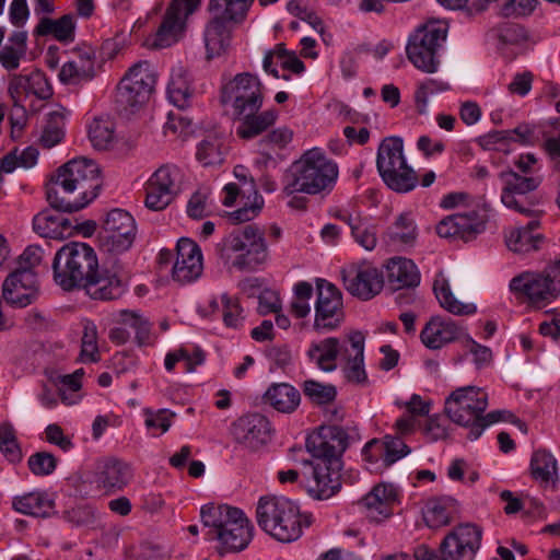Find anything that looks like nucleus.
<instances>
[{
  "instance_id": "21",
  "label": "nucleus",
  "mask_w": 560,
  "mask_h": 560,
  "mask_svg": "<svg viewBox=\"0 0 560 560\" xmlns=\"http://www.w3.org/2000/svg\"><path fill=\"white\" fill-rule=\"evenodd\" d=\"M486 221L476 211L455 213L443 219L436 225V233L445 238L470 241L485 230Z\"/></svg>"
},
{
  "instance_id": "11",
  "label": "nucleus",
  "mask_w": 560,
  "mask_h": 560,
  "mask_svg": "<svg viewBox=\"0 0 560 560\" xmlns=\"http://www.w3.org/2000/svg\"><path fill=\"white\" fill-rule=\"evenodd\" d=\"M155 83L156 74L149 61L142 60L135 63L117 85L115 96L117 106L125 112L140 108L149 101Z\"/></svg>"
},
{
  "instance_id": "38",
  "label": "nucleus",
  "mask_w": 560,
  "mask_h": 560,
  "mask_svg": "<svg viewBox=\"0 0 560 560\" xmlns=\"http://www.w3.org/2000/svg\"><path fill=\"white\" fill-rule=\"evenodd\" d=\"M539 225V221L534 220L524 228L511 230L505 236L508 248L516 254H526L536 250L541 236L539 234L533 235V231L538 229Z\"/></svg>"
},
{
  "instance_id": "3",
  "label": "nucleus",
  "mask_w": 560,
  "mask_h": 560,
  "mask_svg": "<svg viewBox=\"0 0 560 560\" xmlns=\"http://www.w3.org/2000/svg\"><path fill=\"white\" fill-rule=\"evenodd\" d=\"M338 174L337 163L322 149L313 148L291 164L284 175L282 191L287 196L330 191L337 182Z\"/></svg>"
},
{
  "instance_id": "59",
  "label": "nucleus",
  "mask_w": 560,
  "mask_h": 560,
  "mask_svg": "<svg viewBox=\"0 0 560 560\" xmlns=\"http://www.w3.org/2000/svg\"><path fill=\"white\" fill-rule=\"evenodd\" d=\"M27 464L34 475L46 476L55 470L57 460L55 456L48 452H37L28 458Z\"/></svg>"
},
{
  "instance_id": "6",
  "label": "nucleus",
  "mask_w": 560,
  "mask_h": 560,
  "mask_svg": "<svg viewBox=\"0 0 560 560\" xmlns=\"http://www.w3.org/2000/svg\"><path fill=\"white\" fill-rule=\"evenodd\" d=\"M215 253L224 265L241 271H254L269 257L265 234L255 224L224 236L215 245Z\"/></svg>"
},
{
  "instance_id": "31",
  "label": "nucleus",
  "mask_w": 560,
  "mask_h": 560,
  "mask_svg": "<svg viewBox=\"0 0 560 560\" xmlns=\"http://www.w3.org/2000/svg\"><path fill=\"white\" fill-rule=\"evenodd\" d=\"M183 3L173 1L167 8L164 19L149 45L153 48H165L178 40L183 31Z\"/></svg>"
},
{
  "instance_id": "62",
  "label": "nucleus",
  "mask_w": 560,
  "mask_h": 560,
  "mask_svg": "<svg viewBox=\"0 0 560 560\" xmlns=\"http://www.w3.org/2000/svg\"><path fill=\"white\" fill-rule=\"evenodd\" d=\"M498 38L503 44L517 45L527 39V34L523 26L505 23L498 28Z\"/></svg>"
},
{
  "instance_id": "54",
  "label": "nucleus",
  "mask_w": 560,
  "mask_h": 560,
  "mask_svg": "<svg viewBox=\"0 0 560 560\" xmlns=\"http://www.w3.org/2000/svg\"><path fill=\"white\" fill-rule=\"evenodd\" d=\"M303 392L313 402L323 405L332 401L336 398V387L329 384L308 380L303 384Z\"/></svg>"
},
{
  "instance_id": "56",
  "label": "nucleus",
  "mask_w": 560,
  "mask_h": 560,
  "mask_svg": "<svg viewBox=\"0 0 560 560\" xmlns=\"http://www.w3.org/2000/svg\"><path fill=\"white\" fill-rule=\"evenodd\" d=\"M380 452H384V463L389 466L407 455L410 450L400 438L387 435L384 442L380 444Z\"/></svg>"
},
{
  "instance_id": "1",
  "label": "nucleus",
  "mask_w": 560,
  "mask_h": 560,
  "mask_svg": "<svg viewBox=\"0 0 560 560\" xmlns=\"http://www.w3.org/2000/svg\"><path fill=\"white\" fill-rule=\"evenodd\" d=\"M349 444V435L338 425L322 427L308 436L306 448L313 459L305 462L303 472L307 493L317 500L334 497L341 488V455Z\"/></svg>"
},
{
  "instance_id": "19",
  "label": "nucleus",
  "mask_w": 560,
  "mask_h": 560,
  "mask_svg": "<svg viewBox=\"0 0 560 560\" xmlns=\"http://www.w3.org/2000/svg\"><path fill=\"white\" fill-rule=\"evenodd\" d=\"M231 434L236 443L249 450H257L270 440L271 427L265 416L249 413L233 422Z\"/></svg>"
},
{
  "instance_id": "22",
  "label": "nucleus",
  "mask_w": 560,
  "mask_h": 560,
  "mask_svg": "<svg viewBox=\"0 0 560 560\" xmlns=\"http://www.w3.org/2000/svg\"><path fill=\"white\" fill-rule=\"evenodd\" d=\"M93 300L110 301L120 298L124 284L117 270L97 267L80 287Z\"/></svg>"
},
{
  "instance_id": "58",
  "label": "nucleus",
  "mask_w": 560,
  "mask_h": 560,
  "mask_svg": "<svg viewBox=\"0 0 560 560\" xmlns=\"http://www.w3.org/2000/svg\"><path fill=\"white\" fill-rule=\"evenodd\" d=\"M389 237L394 242L410 244L416 238V226L413 221L407 214H400L389 232Z\"/></svg>"
},
{
  "instance_id": "55",
  "label": "nucleus",
  "mask_w": 560,
  "mask_h": 560,
  "mask_svg": "<svg viewBox=\"0 0 560 560\" xmlns=\"http://www.w3.org/2000/svg\"><path fill=\"white\" fill-rule=\"evenodd\" d=\"M177 195L166 191L163 188L152 185V183H145V206L153 211H162Z\"/></svg>"
},
{
  "instance_id": "63",
  "label": "nucleus",
  "mask_w": 560,
  "mask_h": 560,
  "mask_svg": "<svg viewBox=\"0 0 560 560\" xmlns=\"http://www.w3.org/2000/svg\"><path fill=\"white\" fill-rule=\"evenodd\" d=\"M537 4V0H508L501 8L505 18L529 15Z\"/></svg>"
},
{
  "instance_id": "52",
  "label": "nucleus",
  "mask_w": 560,
  "mask_h": 560,
  "mask_svg": "<svg viewBox=\"0 0 560 560\" xmlns=\"http://www.w3.org/2000/svg\"><path fill=\"white\" fill-rule=\"evenodd\" d=\"M80 359L82 362L93 363L98 362L101 359L97 345V329L91 320L84 322Z\"/></svg>"
},
{
  "instance_id": "37",
  "label": "nucleus",
  "mask_w": 560,
  "mask_h": 560,
  "mask_svg": "<svg viewBox=\"0 0 560 560\" xmlns=\"http://www.w3.org/2000/svg\"><path fill=\"white\" fill-rule=\"evenodd\" d=\"M530 475L542 487H555L559 476L556 458L547 451H536L530 459Z\"/></svg>"
},
{
  "instance_id": "57",
  "label": "nucleus",
  "mask_w": 560,
  "mask_h": 560,
  "mask_svg": "<svg viewBox=\"0 0 560 560\" xmlns=\"http://www.w3.org/2000/svg\"><path fill=\"white\" fill-rule=\"evenodd\" d=\"M448 89H450V86L447 83L440 82V81L432 80V79L421 82L415 93V100H416L418 112L420 114H423L425 112L429 95L438 93V92H443Z\"/></svg>"
},
{
  "instance_id": "42",
  "label": "nucleus",
  "mask_w": 560,
  "mask_h": 560,
  "mask_svg": "<svg viewBox=\"0 0 560 560\" xmlns=\"http://www.w3.org/2000/svg\"><path fill=\"white\" fill-rule=\"evenodd\" d=\"M254 0H211L209 10L213 18H219L223 23H241L245 20L247 11Z\"/></svg>"
},
{
  "instance_id": "14",
  "label": "nucleus",
  "mask_w": 560,
  "mask_h": 560,
  "mask_svg": "<svg viewBox=\"0 0 560 560\" xmlns=\"http://www.w3.org/2000/svg\"><path fill=\"white\" fill-rule=\"evenodd\" d=\"M261 83L249 72L238 73L222 88L221 102L231 104L234 115L258 113L262 105Z\"/></svg>"
},
{
  "instance_id": "23",
  "label": "nucleus",
  "mask_w": 560,
  "mask_h": 560,
  "mask_svg": "<svg viewBox=\"0 0 560 560\" xmlns=\"http://www.w3.org/2000/svg\"><path fill=\"white\" fill-rule=\"evenodd\" d=\"M510 289L516 294H522L527 300L539 306L557 298V290L550 287L541 273L525 272L511 280Z\"/></svg>"
},
{
  "instance_id": "51",
  "label": "nucleus",
  "mask_w": 560,
  "mask_h": 560,
  "mask_svg": "<svg viewBox=\"0 0 560 560\" xmlns=\"http://www.w3.org/2000/svg\"><path fill=\"white\" fill-rule=\"evenodd\" d=\"M65 114L62 110L49 113L47 124L40 137L43 147L49 149L58 144L63 138Z\"/></svg>"
},
{
  "instance_id": "16",
  "label": "nucleus",
  "mask_w": 560,
  "mask_h": 560,
  "mask_svg": "<svg viewBox=\"0 0 560 560\" xmlns=\"http://www.w3.org/2000/svg\"><path fill=\"white\" fill-rule=\"evenodd\" d=\"M317 300L313 329L319 334L337 329L345 319L341 292L325 279L316 280Z\"/></svg>"
},
{
  "instance_id": "13",
  "label": "nucleus",
  "mask_w": 560,
  "mask_h": 560,
  "mask_svg": "<svg viewBox=\"0 0 560 560\" xmlns=\"http://www.w3.org/2000/svg\"><path fill=\"white\" fill-rule=\"evenodd\" d=\"M499 178L502 183L501 201L505 207L528 217L539 214L534 210L539 201L530 194L540 186V176H525L509 168L502 171Z\"/></svg>"
},
{
  "instance_id": "28",
  "label": "nucleus",
  "mask_w": 560,
  "mask_h": 560,
  "mask_svg": "<svg viewBox=\"0 0 560 560\" xmlns=\"http://www.w3.org/2000/svg\"><path fill=\"white\" fill-rule=\"evenodd\" d=\"M234 175L238 179L237 185L248 188L247 201H244L240 209L229 215L232 223L240 224L253 220L260 213L264 207V198L257 191L254 179L245 174L242 166L235 167Z\"/></svg>"
},
{
  "instance_id": "32",
  "label": "nucleus",
  "mask_w": 560,
  "mask_h": 560,
  "mask_svg": "<svg viewBox=\"0 0 560 560\" xmlns=\"http://www.w3.org/2000/svg\"><path fill=\"white\" fill-rule=\"evenodd\" d=\"M397 498L396 489L392 485L375 486L361 501L369 512V517L381 522L393 513V504Z\"/></svg>"
},
{
  "instance_id": "34",
  "label": "nucleus",
  "mask_w": 560,
  "mask_h": 560,
  "mask_svg": "<svg viewBox=\"0 0 560 560\" xmlns=\"http://www.w3.org/2000/svg\"><path fill=\"white\" fill-rule=\"evenodd\" d=\"M33 228L43 237L61 240L69 235L71 224L61 213L46 209L34 217Z\"/></svg>"
},
{
  "instance_id": "18",
  "label": "nucleus",
  "mask_w": 560,
  "mask_h": 560,
  "mask_svg": "<svg viewBox=\"0 0 560 560\" xmlns=\"http://www.w3.org/2000/svg\"><path fill=\"white\" fill-rule=\"evenodd\" d=\"M39 293L35 272L13 270L3 281L2 298L15 307H26L37 300Z\"/></svg>"
},
{
  "instance_id": "60",
  "label": "nucleus",
  "mask_w": 560,
  "mask_h": 560,
  "mask_svg": "<svg viewBox=\"0 0 560 560\" xmlns=\"http://www.w3.org/2000/svg\"><path fill=\"white\" fill-rule=\"evenodd\" d=\"M120 320L122 324L136 329L137 339L140 343L148 341L150 332L149 323L140 314L133 311L124 310L120 312Z\"/></svg>"
},
{
  "instance_id": "4",
  "label": "nucleus",
  "mask_w": 560,
  "mask_h": 560,
  "mask_svg": "<svg viewBox=\"0 0 560 560\" xmlns=\"http://www.w3.org/2000/svg\"><path fill=\"white\" fill-rule=\"evenodd\" d=\"M487 407V393L479 387L466 386L455 389L446 398L444 411L454 423L469 428L468 439L474 441L487 427L501 419L499 410L485 415Z\"/></svg>"
},
{
  "instance_id": "17",
  "label": "nucleus",
  "mask_w": 560,
  "mask_h": 560,
  "mask_svg": "<svg viewBox=\"0 0 560 560\" xmlns=\"http://www.w3.org/2000/svg\"><path fill=\"white\" fill-rule=\"evenodd\" d=\"M341 276L345 289L362 301L373 299L384 287L383 273L371 264L351 265Z\"/></svg>"
},
{
  "instance_id": "26",
  "label": "nucleus",
  "mask_w": 560,
  "mask_h": 560,
  "mask_svg": "<svg viewBox=\"0 0 560 560\" xmlns=\"http://www.w3.org/2000/svg\"><path fill=\"white\" fill-rule=\"evenodd\" d=\"M96 56L92 48L78 50L72 59L62 65L59 79L66 84H81L96 75Z\"/></svg>"
},
{
  "instance_id": "49",
  "label": "nucleus",
  "mask_w": 560,
  "mask_h": 560,
  "mask_svg": "<svg viewBox=\"0 0 560 560\" xmlns=\"http://www.w3.org/2000/svg\"><path fill=\"white\" fill-rule=\"evenodd\" d=\"M0 452L12 464H18L22 460L23 454L16 432L10 422L0 424Z\"/></svg>"
},
{
  "instance_id": "20",
  "label": "nucleus",
  "mask_w": 560,
  "mask_h": 560,
  "mask_svg": "<svg viewBox=\"0 0 560 560\" xmlns=\"http://www.w3.org/2000/svg\"><path fill=\"white\" fill-rule=\"evenodd\" d=\"M203 270L201 249L196 242L183 237L177 242L176 258L172 269V277L179 283H189L197 280Z\"/></svg>"
},
{
  "instance_id": "5",
  "label": "nucleus",
  "mask_w": 560,
  "mask_h": 560,
  "mask_svg": "<svg viewBox=\"0 0 560 560\" xmlns=\"http://www.w3.org/2000/svg\"><path fill=\"white\" fill-rule=\"evenodd\" d=\"M201 520L209 527V535L219 544V552H240L253 538V525L240 509L229 505H210L201 509Z\"/></svg>"
},
{
  "instance_id": "25",
  "label": "nucleus",
  "mask_w": 560,
  "mask_h": 560,
  "mask_svg": "<svg viewBox=\"0 0 560 560\" xmlns=\"http://www.w3.org/2000/svg\"><path fill=\"white\" fill-rule=\"evenodd\" d=\"M8 92L14 101V105L22 95H35L39 100H48L52 95V89L45 75L38 69L30 74H13L10 77Z\"/></svg>"
},
{
  "instance_id": "48",
  "label": "nucleus",
  "mask_w": 560,
  "mask_h": 560,
  "mask_svg": "<svg viewBox=\"0 0 560 560\" xmlns=\"http://www.w3.org/2000/svg\"><path fill=\"white\" fill-rule=\"evenodd\" d=\"M89 138L97 150H108L115 142V125L108 118H95L89 127Z\"/></svg>"
},
{
  "instance_id": "2",
  "label": "nucleus",
  "mask_w": 560,
  "mask_h": 560,
  "mask_svg": "<svg viewBox=\"0 0 560 560\" xmlns=\"http://www.w3.org/2000/svg\"><path fill=\"white\" fill-rule=\"evenodd\" d=\"M100 170L92 160L73 159L59 167L47 186V200L59 211L75 212L96 198L101 187Z\"/></svg>"
},
{
  "instance_id": "61",
  "label": "nucleus",
  "mask_w": 560,
  "mask_h": 560,
  "mask_svg": "<svg viewBox=\"0 0 560 560\" xmlns=\"http://www.w3.org/2000/svg\"><path fill=\"white\" fill-rule=\"evenodd\" d=\"M167 552L159 545L143 542L129 551L130 560H166Z\"/></svg>"
},
{
  "instance_id": "27",
  "label": "nucleus",
  "mask_w": 560,
  "mask_h": 560,
  "mask_svg": "<svg viewBox=\"0 0 560 560\" xmlns=\"http://www.w3.org/2000/svg\"><path fill=\"white\" fill-rule=\"evenodd\" d=\"M463 329L453 320L433 316L420 332L422 343L429 349H441L458 339Z\"/></svg>"
},
{
  "instance_id": "40",
  "label": "nucleus",
  "mask_w": 560,
  "mask_h": 560,
  "mask_svg": "<svg viewBox=\"0 0 560 560\" xmlns=\"http://www.w3.org/2000/svg\"><path fill=\"white\" fill-rule=\"evenodd\" d=\"M75 22L72 14H65L57 20L40 19L35 28L39 36L52 35L59 42H72L74 38Z\"/></svg>"
},
{
  "instance_id": "47",
  "label": "nucleus",
  "mask_w": 560,
  "mask_h": 560,
  "mask_svg": "<svg viewBox=\"0 0 560 560\" xmlns=\"http://www.w3.org/2000/svg\"><path fill=\"white\" fill-rule=\"evenodd\" d=\"M196 158L203 166L220 165L224 160L222 138L217 135L205 138L197 147Z\"/></svg>"
},
{
  "instance_id": "24",
  "label": "nucleus",
  "mask_w": 560,
  "mask_h": 560,
  "mask_svg": "<svg viewBox=\"0 0 560 560\" xmlns=\"http://www.w3.org/2000/svg\"><path fill=\"white\" fill-rule=\"evenodd\" d=\"M132 479V469L129 464L117 459L107 458L100 462L96 467L95 481L97 487L106 493L121 491Z\"/></svg>"
},
{
  "instance_id": "15",
  "label": "nucleus",
  "mask_w": 560,
  "mask_h": 560,
  "mask_svg": "<svg viewBox=\"0 0 560 560\" xmlns=\"http://www.w3.org/2000/svg\"><path fill=\"white\" fill-rule=\"evenodd\" d=\"M137 226L135 219L125 210H110L100 232V242L104 250L120 254L128 250L135 242Z\"/></svg>"
},
{
  "instance_id": "50",
  "label": "nucleus",
  "mask_w": 560,
  "mask_h": 560,
  "mask_svg": "<svg viewBox=\"0 0 560 560\" xmlns=\"http://www.w3.org/2000/svg\"><path fill=\"white\" fill-rule=\"evenodd\" d=\"M182 173L178 167L170 164L160 166L148 179L152 185L165 189L172 194L177 195L179 191V183Z\"/></svg>"
},
{
  "instance_id": "7",
  "label": "nucleus",
  "mask_w": 560,
  "mask_h": 560,
  "mask_svg": "<svg viewBox=\"0 0 560 560\" xmlns=\"http://www.w3.org/2000/svg\"><path fill=\"white\" fill-rule=\"evenodd\" d=\"M256 520L266 534L280 542L294 541L302 535L299 508L283 497H261L256 508Z\"/></svg>"
},
{
  "instance_id": "10",
  "label": "nucleus",
  "mask_w": 560,
  "mask_h": 560,
  "mask_svg": "<svg viewBox=\"0 0 560 560\" xmlns=\"http://www.w3.org/2000/svg\"><path fill=\"white\" fill-rule=\"evenodd\" d=\"M482 529L471 523L460 524L450 532L440 544L439 552L427 545L413 551L416 560H471L479 550Z\"/></svg>"
},
{
  "instance_id": "9",
  "label": "nucleus",
  "mask_w": 560,
  "mask_h": 560,
  "mask_svg": "<svg viewBox=\"0 0 560 560\" xmlns=\"http://www.w3.org/2000/svg\"><path fill=\"white\" fill-rule=\"evenodd\" d=\"M376 166L383 182L396 192H409L419 183L417 173L408 165L404 142L399 137L384 138L378 145Z\"/></svg>"
},
{
  "instance_id": "45",
  "label": "nucleus",
  "mask_w": 560,
  "mask_h": 560,
  "mask_svg": "<svg viewBox=\"0 0 560 560\" xmlns=\"http://www.w3.org/2000/svg\"><path fill=\"white\" fill-rule=\"evenodd\" d=\"M167 94L170 101L179 109H184L189 106L191 89L185 70L179 68L173 71L171 81L167 85Z\"/></svg>"
},
{
  "instance_id": "12",
  "label": "nucleus",
  "mask_w": 560,
  "mask_h": 560,
  "mask_svg": "<svg viewBox=\"0 0 560 560\" xmlns=\"http://www.w3.org/2000/svg\"><path fill=\"white\" fill-rule=\"evenodd\" d=\"M447 27L441 22H429L417 28L407 45L408 59L428 73L438 69L436 49L446 39Z\"/></svg>"
},
{
  "instance_id": "30",
  "label": "nucleus",
  "mask_w": 560,
  "mask_h": 560,
  "mask_svg": "<svg viewBox=\"0 0 560 560\" xmlns=\"http://www.w3.org/2000/svg\"><path fill=\"white\" fill-rule=\"evenodd\" d=\"M347 338L349 347L345 348L341 358L346 362L345 371L347 378L352 383H365L368 378L363 366L365 338L361 331H351Z\"/></svg>"
},
{
  "instance_id": "33",
  "label": "nucleus",
  "mask_w": 560,
  "mask_h": 560,
  "mask_svg": "<svg viewBox=\"0 0 560 560\" xmlns=\"http://www.w3.org/2000/svg\"><path fill=\"white\" fill-rule=\"evenodd\" d=\"M387 280L394 290L402 288H413L420 282V275L412 260L395 257L387 266Z\"/></svg>"
},
{
  "instance_id": "29",
  "label": "nucleus",
  "mask_w": 560,
  "mask_h": 560,
  "mask_svg": "<svg viewBox=\"0 0 560 560\" xmlns=\"http://www.w3.org/2000/svg\"><path fill=\"white\" fill-rule=\"evenodd\" d=\"M345 346L336 337H327L311 342L306 355L319 370L331 372L337 369V360L342 358Z\"/></svg>"
},
{
  "instance_id": "64",
  "label": "nucleus",
  "mask_w": 560,
  "mask_h": 560,
  "mask_svg": "<svg viewBox=\"0 0 560 560\" xmlns=\"http://www.w3.org/2000/svg\"><path fill=\"white\" fill-rule=\"evenodd\" d=\"M223 303V322L229 327H238L243 320L242 308L237 300L229 298L226 294L222 295Z\"/></svg>"
},
{
  "instance_id": "43",
  "label": "nucleus",
  "mask_w": 560,
  "mask_h": 560,
  "mask_svg": "<svg viewBox=\"0 0 560 560\" xmlns=\"http://www.w3.org/2000/svg\"><path fill=\"white\" fill-rule=\"evenodd\" d=\"M230 43V32L226 30L225 23L219 18H213L205 31V44L207 49V58L212 59L224 52Z\"/></svg>"
},
{
  "instance_id": "41",
  "label": "nucleus",
  "mask_w": 560,
  "mask_h": 560,
  "mask_svg": "<svg viewBox=\"0 0 560 560\" xmlns=\"http://www.w3.org/2000/svg\"><path fill=\"white\" fill-rule=\"evenodd\" d=\"M337 218L349 225L351 234L359 245L366 250L375 248L377 238L374 225L361 218L360 214L353 215L351 213H338Z\"/></svg>"
},
{
  "instance_id": "46",
  "label": "nucleus",
  "mask_w": 560,
  "mask_h": 560,
  "mask_svg": "<svg viewBox=\"0 0 560 560\" xmlns=\"http://www.w3.org/2000/svg\"><path fill=\"white\" fill-rule=\"evenodd\" d=\"M434 293L440 302V305L447 312L455 315H470L476 312L474 304H464L457 301L445 279L434 281Z\"/></svg>"
},
{
  "instance_id": "44",
  "label": "nucleus",
  "mask_w": 560,
  "mask_h": 560,
  "mask_svg": "<svg viewBox=\"0 0 560 560\" xmlns=\"http://www.w3.org/2000/svg\"><path fill=\"white\" fill-rule=\"evenodd\" d=\"M456 500L450 497L431 499L424 511V521L429 527L439 528L451 522V510L456 506Z\"/></svg>"
},
{
  "instance_id": "39",
  "label": "nucleus",
  "mask_w": 560,
  "mask_h": 560,
  "mask_svg": "<svg viewBox=\"0 0 560 560\" xmlns=\"http://www.w3.org/2000/svg\"><path fill=\"white\" fill-rule=\"evenodd\" d=\"M12 505L19 513L37 517L48 516L54 509L52 501L48 499L47 494L38 491L15 497Z\"/></svg>"
},
{
  "instance_id": "8",
  "label": "nucleus",
  "mask_w": 560,
  "mask_h": 560,
  "mask_svg": "<svg viewBox=\"0 0 560 560\" xmlns=\"http://www.w3.org/2000/svg\"><path fill=\"white\" fill-rule=\"evenodd\" d=\"M97 265L96 253L90 245L79 242L65 244L54 257V280L65 291L80 289Z\"/></svg>"
},
{
  "instance_id": "35",
  "label": "nucleus",
  "mask_w": 560,
  "mask_h": 560,
  "mask_svg": "<svg viewBox=\"0 0 560 560\" xmlns=\"http://www.w3.org/2000/svg\"><path fill=\"white\" fill-rule=\"evenodd\" d=\"M236 117L242 119L236 129V135L244 140H249L272 126L278 118V112L275 109H268L260 114L247 113L236 115Z\"/></svg>"
},
{
  "instance_id": "36",
  "label": "nucleus",
  "mask_w": 560,
  "mask_h": 560,
  "mask_svg": "<svg viewBox=\"0 0 560 560\" xmlns=\"http://www.w3.org/2000/svg\"><path fill=\"white\" fill-rule=\"evenodd\" d=\"M265 401L283 413L293 412L300 405V392L287 383L273 384L265 393Z\"/></svg>"
},
{
  "instance_id": "53",
  "label": "nucleus",
  "mask_w": 560,
  "mask_h": 560,
  "mask_svg": "<svg viewBox=\"0 0 560 560\" xmlns=\"http://www.w3.org/2000/svg\"><path fill=\"white\" fill-rule=\"evenodd\" d=\"M293 138V132L288 127H280L268 132L260 141V152L267 159H271L270 150L285 148Z\"/></svg>"
}]
</instances>
